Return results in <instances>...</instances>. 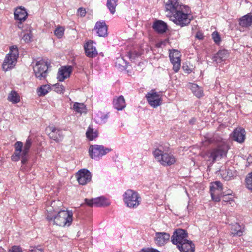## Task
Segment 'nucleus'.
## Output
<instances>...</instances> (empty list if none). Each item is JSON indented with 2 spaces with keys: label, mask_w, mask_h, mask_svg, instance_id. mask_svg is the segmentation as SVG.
Instances as JSON below:
<instances>
[{
  "label": "nucleus",
  "mask_w": 252,
  "mask_h": 252,
  "mask_svg": "<svg viewBox=\"0 0 252 252\" xmlns=\"http://www.w3.org/2000/svg\"><path fill=\"white\" fill-rule=\"evenodd\" d=\"M46 218L50 223L61 227L69 226L73 220L72 211L62 210L57 214L54 211L52 212L49 207L47 209Z\"/></svg>",
  "instance_id": "obj_1"
},
{
  "label": "nucleus",
  "mask_w": 252,
  "mask_h": 252,
  "mask_svg": "<svg viewBox=\"0 0 252 252\" xmlns=\"http://www.w3.org/2000/svg\"><path fill=\"white\" fill-rule=\"evenodd\" d=\"M190 12L188 6L174 0V24L181 27L189 24L191 20Z\"/></svg>",
  "instance_id": "obj_2"
},
{
  "label": "nucleus",
  "mask_w": 252,
  "mask_h": 252,
  "mask_svg": "<svg viewBox=\"0 0 252 252\" xmlns=\"http://www.w3.org/2000/svg\"><path fill=\"white\" fill-rule=\"evenodd\" d=\"M161 149H156L153 151V155L157 160L163 165H170L173 163V158L169 154H171L169 145L165 144Z\"/></svg>",
  "instance_id": "obj_3"
},
{
  "label": "nucleus",
  "mask_w": 252,
  "mask_h": 252,
  "mask_svg": "<svg viewBox=\"0 0 252 252\" xmlns=\"http://www.w3.org/2000/svg\"><path fill=\"white\" fill-rule=\"evenodd\" d=\"M123 199L126 206L130 208H137L141 202L138 193L131 189H128L125 192Z\"/></svg>",
  "instance_id": "obj_4"
},
{
  "label": "nucleus",
  "mask_w": 252,
  "mask_h": 252,
  "mask_svg": "<svg viewBox=\"0 0 252 252\" xmlns=\"http://www.w3.org/2000/svg\"><path fill=\"white\" fill-rule=\"evenodd\" d=\"M226 150L222 147H219L207 152L202 155V157L205 160L210 161V164H212L216 160H219L222 157L226 156Z\"/></svg>",
  "instance_id": "obj_5"
},
{
  "label": "nucleus",
  "mask_w": 252,
  "mask_h": 252,
  "mask_svg": "<svg viewBox=\"0 0 252 252\" xmlns=\"http://www.w3.org/2000/svg\"><path fill=\"white\" fill-rule=\"evenodd\" d=\"M19 56L18 50L16 46H13L10 48V52L6 56L3 63L2 68L5 71L13 67L17 62Z\"/></svg>",
  "instance_id": "obj_6"
},
{
  "label": "nucleus",
  "mask_w": 252,
  "mask_h": 252,
  "mask_svg": "<svg viewBox=\"0 0 252 252\" xmlns=\"http://www.w3.org/2000/svg\"><path fill=\"white\" fill-rule=\"evenodd\" d=\"M111 150L110 149L105 148L102 145H94L90 147L89 152L92 158L97 160L110 152Z\"/></svg>",
  "instance_id": "obj_7"
},
{
  "label": "nucleus",
  "mask_w": 252,
  "mask_h": 252,
  "mask_svg": "<svg viewBox=\"0 0 252 252\" xmlns=\"http://www.w3.org/2000/svg\"><path fill=\"white\" fill-rule=\"evenodd\" d=\"M222 184L220 181L212 182L210 186V191L212 199L216 201L219 202L224 193L222 191Z\"/></svg>",
  "instance_id": "obj_8"
},
{
  "label": "nucleus",
  "mask_w": 252,
  "mask_h": 252,
  "mask_svg": "<svg viewBox=\"0 0 252 252\" xmlns=\"http://www.w3.org/2000/svg\"><path fill=\"white\" fill-rule=\"evenodd\" d=\"M33 71L36 78L42 80L46 77L48 70L47 62L43 60L36 62L33 66Z\"/></svg>",
  "instance_id": "obj_9"
},
{
  "label": "nucleus",
  "mask_w": 252,
  "mask_h": 252,
  "mask_svg": "<svg viewBox=\"0 0 252 252\" xmlns=\"http://www.w3.org/2000/svg\"><path fill=\"white\" fill-rule=\"evenodd\" d=\"M146 97L149 104L154 108H156L161 104L162 99L160 95L153 91L148 93Z\"/></svg>",
  "instance_id": "obj_10"
},
{
  "label": "nucleus",
  "mask_w": 252,
  "mask_h": 252,
  "mask_svg": "<svg viewBox=\"0 0 252 252\" xmlns=\"http://www.w3.org/2000/svg\"><path fill=\"white\" fill-rule=\"evenodd\" d=\"M76 178L79 184L85 185L91 181L92 174L88 170L83 169L77 173Z\"/></svg>",
  "instance_id": "obj_11"
},
{
  "label": "nucleus",
  "mask_w": 252,
  "mask_h": 252,
  "mask_svg": "<svg viewBox=\"0 0 252 252\" xmlns=\"http://www.w3.org/2000/svg\"><path fill=\"white\" fill-rule=\"evenodd\" d=\"M170 238V236L167 233L157 232L154 237L155 243L157 246L162 247L169 241Z\"/></svg>",
  "instance_id": "obj_12"
},
{
  "label": "nucleus",
  "mask_w": 252,
  "mask_h": 252,
  "mask_svg": "<svg viewBox=\"0 0 252 252\" xmlns=\"http://www.w3.org/2000/svg\"><path fill=\"white\" fill-rule=\"evenodd\" d=\"M85 203L89 206L101 207L109 205V202L104 197L101 196L92 199H85Z\"/></svg>",
  "instance_id": "obj_13"
},
{
  "label": "nucleus",
  "mask_w": 252,
  "mask_h": 252,
  "mask_svg": "<svg viewBox=\"0 0 252 252\" xmlns=\"http://www.w3.org/2000/svg\"><path fill=\"white\" fill-rule=\"evenodd\" d=\"M72 71V67L70 65L62 66L59 68L57 79L59 81L62 82L68 78Z\"/></svg>",
  "instance_id": "obj_14"
},
{
  "label": "nucleus",
  "mask_w": 252,
  "mask_h": 252,
  "mask_svg": "<svg viewBox=\"0 0 252 252\" xmlns=\"http://www.w3.org/2000/svg\"><path fill=\"white\" fill-rule=\"evenodd\" d=\"M94 30L100 37H106L108 35V28L104 21H98L95 23Z\"/></svg>",
  "instance_id": "obj_15"
},
{
  "label": "nucleus",
  "mask_w": 252,
  "mask_h": 252,
  "mask_svg": "<svg viewBox=\"0 0 252 252\" xmlns=\"http://www.w3.org/2000/svg\"><path fill=\"white\" fill-rule=\"evenodd\" d=\"M187 234L184 229L179 228L174 230V245H177L179 243H182L188 241L186 239Z\"/></svg>",
  "instance_id": "obj_16"
},
{
  "label": "nucleus",
  "mask_w": 252,
  "mask_h": 252,
  "mask_svg": "<svg viewBox=\"0 0 252 252\" xmlns=\"http://www.w3.org/2000/svg\"><path fill=\"white\" fill-rule=\"evenodd\" d=\"M50 132L49 133L50 138L57 142L61 141L63 137L62 130L56 128L54 126H50L48 127Z\"/></svg>",
  "instance_id": "obj_17"
},
{
  "label": "nucleus",
  "mask_w": 252,
  "mask_h": 252,
  "mask_svg": "<svg viewBox=\"0 0 252 252\" xmlns=\"http://www.w3.org/2000/svg\"><path fill=\"white\" fill-rule=\"evenodd\" d=\"M177 247L180 252H194L195 251L194 244L189 240L178 244Z\"/></svg>",
  "instance_id": "obj_18"
},
{
  "label": "nucleus",
  "mask_w": 252,
  "mask_h": 252,
  "mask_svg": "<svg viewBox=\"0 0 252 252\" xmlns=\"http://www.w3.org/2000/svg\"><path fill=\"white\" fill-rule=\"evenodd\" d=\"M84 49L86 55L89 58L95 57L97 55V52L95 47L94 46L93 41H90L87 42L84 45Z\"/></svg>",
  "instance_id": "obj_19"
},
{
  "label": "nucleus",
  "mask_w": 252,
  "mask_h": 252,
  "mask_svg": "<svg viewBox=\"0 0 252 252\" xmlns=\"http://www.w3.org/2000/svg\"><path fill=\"white\" fill-rule=\"evenodd\" d=\"M153 29L155 32L159 34H162L166 32L167 30V25L164 22L156 20L152 26Z\"/></svg>",
  "instance_id": "obj_20"
},
{
  "label": "nucleus",
  "mask_w": 252,
  "mask_h": 252,
  "mask_svg": "<svg viewBox=\"0 0 252 252\" xmlns=\"http://www.w3.org/2000/svg\"><path fill=\"white\" fill-rule=\"evenodd\" d=\"M246 132L244 128L238 127L233 132V138L234 140L238 143H243L245 139Z\"/></svg>",
  "instance_id": "obj_21"
},
{
  "label": "nucleus",
  "mask_w": 252,
  "mask_h": 252,
  "mask_svg": "<svg viewBox=\"0 0 252 252\" xmlns=\"http://www.w3.org/2000/svg\"><path fill=\"white\" fill-rule=\"evenodd\" d=\"M23 144L21 141H17L14 144L15 151L11 156V160L13 161H17L20 158L21 154L22 153Z\"/></svg>",
  "instance_id": "obj_22"
},
{
  "label": "nucleus",
  "mask_w": 252,
  "mask_h": 252,
  "mask_svg": "<svg viewBox=\"0 0 252 252\" xmlns=\"http://www.w3.org/2000/svg\"><path fill=\"white\" fill-rule=\"evenodd\" d=\"M239 25L242 28H249L252 25V15L248 13L239 19Z\"/></svg>",
  "instance_id": "obj_23"
},
{
  "label": "nucleus",
  "mask_w": 252,
  "mask_h": 252,
  "mask_svg": "<svg viewBox=\"0 0 252 252\" xmlns=\"http://www.w3.org/2000/svg\"><path fill=\"white\" fill-rule=\"evenodd\" d=\"M166 16L173 21V0H164Z\"/></svg>",
  "instance_id": "obj_24"
},
{
  "label": "nucleus",
  "mask_w": 252,
  "mask_h": 252,
  "mask_svg": "<svg viewBox=\"0 0 252 252\" xmlns=\"http://www.w3.org/2000/svg\"><path fill=\"white\" fill-rule=\"evenodd\" d=\"M188 86L193 94L197 97L200 98L203 96V89L196 84L190 83L188 84Z\"/></svg>",
  "instance_id": "obj_25"
},
{
  "label": "nucleus",
  "mask_w": 252,
  "mask_h": 252,
  "mask_svg": "<svg viewBox=\"0 0 252 252\" xmlns=\"http://www.w3.org/2000/svg\"><path fill=\"white\" fill-rule=\"evenodd\" d=\"M71 108L76 113L80 115L87 113V108L83 103L74 102Z\"/></svg>",
  "instance_id": "obj_26"
},
{
  "label": "nucleus",
  "mask_w": 252,
  "mask_h": 252,
  "mask_svg": "<svg viewBox=\"0 0 252 252\" xmlns=\"http://www.w3.org/2000/svg\"><path fill=\"white\" fill-rule=\"evenodd\" d=\"M113 105L115 108L118 110H122L126 106L125 99L123 96L121 95L113 100Z\"/></svg>",
  "instance_id": "obj_27"
},
{
  "label": "nucleus",
  "mask_w": 252,
  "mask_h": 252,
  "mask_svg": "<svg viewBox=\"0 0 252 252\" xmlns=\"http://www.w3.org/2000/svg\"><path fill=\"white\" fill-rule=\"evenodd\" d=\"M27 16L28 14L26 9L21 7L16 9L14 12L15 19L20 21H25Z\"/></svg>",
  "instance_id": "obj_28"
},
{
  "label": "nucleus",
  "mask_w": 252,
  "mask_h": 252,
  "mask_svg": "<svg viewBox=\"0 0 252 252\" xmlns=\"http://www.w3.org/2000/svg\"><path fill=\"white\" fill-rule=\"evenodd\" d=\"M228 56L229 54L227 51L221 50L219 51L214 57V61L216 62L217 63H220L222 61H225Z\"/></svg>",
  "instance_id": "obj_29"
},
{
  "label": "nucleus",
  "mask_w": 252,
  "mask_h": 252,
  "mask_svg": "<svg viewBox=\"0 0 252 252\" xmlns=\"http://www.w3.org/2000/svg\"><path fill=\"white\" fill-rule=\"evenodd\" d=\"M174 72H177L181 66V57L180 52L177 50L174 49Z\"/></svg>",
  "instance_id": "obj_30"
},
{
  "label": "nucleus",
  "mask_w": 252,
  "mask_h": 252,
  "mask_svg": "<svg viewBox=\"0 0 252 252\" xmlns=\"http://www.w3.org/2000/svg\"><path fill=\"white\" fill-rule=\"evenodd\" d=\"M243 230L242 227L238 223L232 224L231 226V233L233 235L240 236L242 235Z\"/></svg>",
  "instance_id": "obj_31"
},
{
  "label": "nucleus",
  "mask_w": 252,
  "mask_h": 252,
  "mask_svg": "<svg viewBox=\"0 0 252 252\" xmlns=\"http://www.w3.org/2000/svg\"><path fill=\"white\" fill-rule=\"evenodd\" d=\"M7 99L13 104L18 103L20 99V96L15 91H12L8 94Z\"/></svg>",
  "instance_id": "obj_32"
},
{
  "label": "nucleus",
  "mask_w": 252,
  "mask_h": 252,
  "mask_svg": "<svg viewBox=\"0 0 252 252\" xmlns=\"http://www.w3.org/2000/svg\"><path fill=\"white\" fill-rule=\"evenodd\" d=\"M86 137L90 140H93L98 136V132L96 130L93 129L91 126H89L86 133Z\"/></svg>",
  "instance_id": "obj_33"
},
{
  "label": "nucleus",
  "mask_w": 252,
  "mask_h": 252,
  "mask_svg": "<svg viewBox=\"0 0 252 252\" xmlns=\"http://www.w3.org/2000/svg\"><path fill=\"white\" fill-rule=\"evenodd\" d=\"M220 173L221 177L225 180H229L233 176L232 171L228 169H226L225 167L224 169L220 170Z\"/></svg>",
  "instance_id": "obj_34"
},
{
  "label": "nucleus",
  "mask_w": 252,
  "mask_h": 252,
  "mask_svg": "<svg viewBox=\"0 0 252 252\" xmlns=\"http://www.w3.org/2000/svg\"><path fill=\"white\" fill-rule=\"evenodd\" d=\"M118 1V0H107V7L112 14L115 12V8L117 5Z\"/></svg>",
  "instance_id": "obj_35"
},
{
  "label": "nucleus",
  "mask_w": 252,
  "mask_h": 252,
  "mask_svg": "<svg viewBox=\"0 0 252 252\" xmlns=\"http://www.w3.org/2000/svg\"><path fill=\"white\" fill-rule=\"evenodd\" d=\"M51 90L50 86L49 85H44L39 88L37 90V94L39 96L46 95Z\"/></svg>",
  "instance_id": "obj_36"
},
{
  "label": "nucleus",
  "mask_w": 252,
  "mask_h": 252,
  "mask_svg": "<svg viewBox=\"0 0 252 252\" xmlns=\"http://www.w3.org/2000/svg\"><path fill=\"white\" fill-rule=\"evenodd\" d=\"M108 115L107 114H102L101 112H98L96 114L94 119L97 123H105L108 119Z\"/></svg>",
  "instance_id": "obj_37"
},
{
  "label": "nucleus",
  "mask_w": 252,
  "mask_h": 252,
  "mask_svg": "<svg viewBox=\"0 0 252 252\" xmlns=\"http://www.w3.org/2000/svg\"><path fill=\"white\" fill-rule=\"evenodd\" d=\"M232 191L231 190H229V191L224 194V193L222 194V201L225 202H229L230 204L232 202H233V198L231 195Z\"/></svg>",
  "instance_id": "obj_38"
},
{
  "label": "nucleus",
  "mask_w": 252,
  "mask_h": 252,
  "mask_svg": "<svg viewBox=\"0 0 252 252\" xmlns=\"http://www.w3.org/2000/svg\"><path fill=\"white\" fill-rule=\"evenodd\" d=\"M246 187L252 191V172L248 174L245 179Z\"/></svg>",
  "instance_id": "obj_39"
},
{
  "label": "nucleus",
  "mask_w": 252,
  "mask_h": 252,
  "mask_svg": "<svg viewBox=\"0 0 252 252\" xmlns=\"http://www.w3.org/2000/svg\"><path fill=\"white\" fill-rule=\"evenodd\" d=\"M32 140L31 138H28L25 143L24 147V149L22 151V152H23V154H28L29 150L32 146Z\"/></svg>",
  "instance_id": "obj_40"
},
{
  "label": "nucleus",
  "mask_w": 252,
  "mask_h": 252,
  "mask_svg": "<svg viewBox=\"0 0 252 252\" xmlns=\"http://www.w3.org/2000/svg\"><path fill=\"white\" fill-rule=\"evenodd\" d=\"M64 29L62 27L57 28L54 32L55 34L59 38H61L64 34Z\"/></svg>",
  "instance_id": "obj_41"
},
{
  "label": "nucleus",
  "mask_w": 252,
  "mask_h": 252,
  "mask_svg": "<svg viewBox=\"0 0 252 252\" xmlns=\"http://www.w3.org/2000/svg\"><path fill=\"white\" fill-rule=\"evenodd\" d=\"M32 37V32L31 31H29L28 32L24 33L22 39L25 42L28 43L31 41Z\"/></svg>",
  "instance_id": "obj_42"
},
{
  "label": "nucleus",
  "mask_w": 252,
  "mask_h": 252,
  "mask_svg": "<svg viewBox=\"0 0 252 252\" xmlns=\"http://www.w3.org/2000/svg\"><path fill=\"white\" fill-rule=\"evenodd\" d=\"M212 39H213L214 41L216 44H219L220 43V42L221 41L220 37L219 34L218 33V32H214L212 33Z\"/></svg>",
  "instance_id": "obj_43"
},
{
  "label": "nucleus",
  "mask_w": 252,
  "mask_h": 252,
  "mask_svg": "<svg viewBox=\"0 0 252 252\" xmlns=\"http://www.w3.org/2000/svg\"><path fill=\"white\" fill-rule=\"evenodd\" d=\"M55 91L59 94L63 93L64 91V87L63 85L60 84H56L54 86Z\"/></svg>",
  "instance_id": "obj_44"
},
{
  "label": "nucleus",
  "mask_w": 252,
  "mask_h": 252,
  "mask_svg": "<svg viewBox=\"0 0 252 252\" xmlns=\"http://www.w3.org/2000/svg\"><path fill=\"white\" fill-rule=\"evenodd\" d=\"M28 154H23V152L21 154L20 158H21V162L23 164H25L28 161L27 155Z\"/></svg>",
  "instance_id": "obj_45"
},
{
  "label": "nucleus",
  "mask_w": 252,
  "mask_h": 252,
  "mask_svg": "<svg viewBox=\"0 0 252 252\" xmlns=\"http://www.w3.org/2000/svg\"><path fill=\"white\" fill-rule=\"evenodd\" d=\"M77 13L78 15H80L81 17H84L86 15V11L85 9L80 7L77 10Z\"/></svg>",
  "instance_id": "obj_46"
},
{
  "label": "nucleus",
  "mask_w": 252,
  "mask_h": 252,
  "mask_svg": "<svg viewBox=\"0 0 252 252\" xmlns=\"http://www.w3.org/2000/svg\"><path fill=\"white\" fill-rule=\"evenodd\" d=\"M182 68L184 70V71L188 74H189L191 72V69L188 66V65L186 63H183Z\"/></svg>",
  "instance_id": "obj_47"
},
{
  "label": "nucleus",
  "mask_w": 252,
  "mask_h": 252,
  "mask_svg": "<svg viewBox=\"0 0 252 252\" xmlns=\"http://www.w3.org/2000/svg\"><path fill=\"white\" fill-rule=\"evenodd\" d=\"M9 252H22V251L19 247L13 246L9 250Z\"/></svg>",
  "instance_id": "obj_48"
},
{
  "label": "nucleus",
  "mask_w": 252,
  "mask_h": 252,
  "mask_svg": "<svg viewBox=\"0 0 252 252\" xmlns=\"http://www.w3.org/2000/svg\"><path fill=\"white\" fill-rule=\"evenodd\" d=\"M195 37L199 40H202L204 38V35L201 32H198L196 34Z\"/></svg>",
  "instance_id": "obj_49"
},
{
  "label": "nucleus",
  "mask_w": 252,
  "mask_h": 252,
  "mask_svg": "<svg viewBox=\"0 0 252 252\" xmlns=\"http://www.w3.org/2000/svg\"><path fill=\"white\" fill-rule=\"evenodd\" d=\"M29 252H43L41 248L34 247L29 251Z\"/></svg>",
  "instance_id": "obj_50"
},
{
  "label": "nucleus",
  "mask_w": 252,
  "mask_h": 252,
  "mask_svg": "<svg viewBox=\"0 0 252 252\" xmlns=\"http://www.w3.org/2000/svg\"><path fill=\"white\" fill-rule=\"evenodd\" d=\"M169 58L171 63L173 64V54L172 53L171 50H169Z\"/></svg>",
  "instance_id": "obj_51"
},
{
  "label": "nucleus",
  "mask_w": 252,
  "mask_h": 252,
  "mask_svg": "<svg viewBox=\"0 0 252 252\" xmlns=\"http://www.w3.org/2000/svg\"><path fill=\"white\" fill-rule=\"evenodd\" d=\"M195 121V119L194 118H192L190 120H189V122L191 124H194Z\"/></svg>",
  "instance_id": "obj_52"
},
{
  "label": "nucleus",
  "mask_w": 252,
  "mask_h": 252,
  "mask_svg": "<svg viewBox=\"0 0 252 252\" xmlns=\"http://www.w3.org/2000/svg\"><path fill=\"white\" fill-rule=\"evenodd\" d=\"M0 252H5V251L3 248L0 247Z\"/></svg>",
  "instance_id": "obj_53"
},
{
  "label": "nucleus",
  "mask_w": 252,
  "mask_h": 252,
  "mask_svg": "<svg viewBox=\"0 0 252 252\" xmlns=\"http://www.w3.org/2000/svg\"><path fill=\"white\" fill-rule=\"evenodd\" d=\"M171 241L172 243L173 244V235L171 236Z\"/></svg>",
  "instance_id": "obj_54"
},
{
  "label": "nucleus",
  "mask_w": 252,
  "mask_h": 252,
  "mask_svg": "<svg viewBox=\"0 0 252 252\" xmlns=\"http://www.w3.org/2000/svg\"><path fill=\"white\" fill-rule=\"evenodd\" d=\"M129 57L130 59L131 58V56H130V54H129Z\"/></svg>",
  "instance_id": "obj_55"
}]
</instances>
